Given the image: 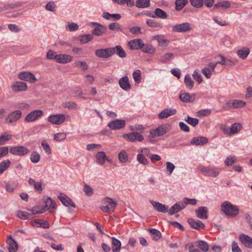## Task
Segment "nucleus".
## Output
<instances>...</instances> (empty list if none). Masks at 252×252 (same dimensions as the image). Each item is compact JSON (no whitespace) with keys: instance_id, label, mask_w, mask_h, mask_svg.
I'll return each instance as SVG.
<instances>
[{"instance_id":"f257e3e1","label":"nucleus","mask_w":252,"mask_h":252,"mask_svg":"<svg viewBox=\"0 0 252 252\" xmlns=\"http://www.w3.org/2000/svg\"><path fill=\"white\" fill-rule=\"evenodd\" d=\"M220 210L226 216L235 217L239 214V208L228 201H224L220 205Z\"/></svg>"},{"instance_id":"f03ea898","label":"nucleus","mask_w":252,"mask_h":252,"mask_svg":"<svg viewBox=\"0 0 252 252\" xmlns=\"http://www.w3.org/2000/svg\"><path fill=\"white\" fill-rule=\"evenodd\" d=\"M103 203L105 205L102 206L100 208L102 211L108 213L113 212L117 205V203L116 201L109 197L104 198Z\"/></svg>"},{"instance_id":"7ed1b4c3","label":"nucleus","mask_w":252,"mask_h":252,"mask_svg":"<svg viewBox=\"0 0 252 252\" xmlns=\"http://www.w3.org/2000/svg\"><path fill=\"white\" fill-rule=\"evenodd\" d=\"M192 30L191 25L188 22L176 24L172 27V31L174 32H186Z\"/></svg>"},{"instance_id":"20e7f679","label":"nucleus","mask_w":252,"mask_h":252,"mask_svg":"<svg viewBox=\"0 0 252 252\" xmlns=\"http://www.w3.org/2000/svg\"><path fill=\"white\" fill-rule=\"evenodd\" d=\"M43 115V112L41 110H34L26 116L25 121L27 123H31L35 121Z\"/></svg>"},{"instance_id":"39448f33","label":"nucleus","mask_w":252,"mask_h":252,"mask_svg":"<svg viewBox=\"0 0 252 252\" xmlns=\"http://www.w3.org/2000/svg\"><path fill=\"white\" fill-rule=\"evenodd\" d=\"M65 120V116L63 114L51 115L48 117L47 120L50 123L60 125L62 124Z\"/></svg>"},{"instance_id":"423d86ee","label":"nucleus","mask_w":252,"mask_h":252,"mask_svg":"<svg viewBox=\"0 0 252 252\" xmlns=\"http://www.w3.org/2000/svg\"><path fill=\"white\" fill-rule=\"evenodd\" d=\"M22 112L21 110H15L10 113L5 119L8 123H14L18 121L22 117Z\"/></svg>"},{"instance_id":"0eeeda50","label":"nucleus","mask_w":252,"mask_h":252,"mask_svg":"<svg viewBox=\"0 0 252 252\" xmlns=\"http://www.w3.org/2000/svg\"><path fill=\"white\" fill-rule=\"evenodd\" d=\"M9 151L12 155L23 156L27 154L30 152V150L26 147L21 146L12 147L10 148Z\"/></svg>"},{"instance_id":"6e6552de","label":"nucleus","mask_w":252,"mask_h":252,"mask_svg":"<svg viewBox=\"0 0 252 252\" xmlns=\"http://www.w3.org/2000/svg\"><path fill=\"white\" fill-rule=\"evenodd\" d=\"M113 49L111 48L97 49L95 51V55L99 58H108L113 55Z\"/></svg>"},{"instance_id":"1a4fd4ad","label":"nucleus","mask_w":252,"mask_h":252,"mask_svg":"<svg viewBox=\"0 0 252 252\" xmlns=\"http://www.w3.org/2000/svg\"><path fill=\"white\" fill-rule=\"evenodd\" d=\"M246 102L243 100L234 99L226 102L223 106V108H239L244 107Z\"/></svg>"},{"instance_id":"9d476101","label":"nucleus","mask_w":252,"mask_h":252,"mask_svg":"<svg viewBox=\"0 0 252 252\" xmlns=\"http://www.w3.org/2000/svg\"><path fill=\"white\" fill-rule=\"evenodd\" d=\"M18 78L20 80L29 81L30 83H34L37 80L33 74L28 71L19 73Z\"/></svg>"},{"instance_id":"9b49d317","label":"nucleus","mask_w":252,"mask_h":252,"mask_svg":"<svg viewBox=\"0 0 252 252\" xmlns=\"http://www.w3.org/2000/svg\"><path fill=\"white\" fill-rule=\"evenodd\" d=\"M124 137L127 141L134 142L135 141H142L144 140L143 136L137 132H131L125 134Z\"/></svg>"},{"instance_id":"f8f14e48","label":"nucleus","mask_w":252,"mask_h":252,"mask_svg":"<svg viewBox=\"0 0 252 252\" xmlns=\"http://www.w3.org/2000/svg\"><path fill=\"white\" fill-rule=\"evenodd\" d=\"M144 42L141 39H135L129 41L127 46L130 50H135L142 49Z\"/></svg>"},{"instance_id":"ddd939ff","label":"nucleus","mask_w":252,"mask_h":252,"mask_svg":"<svg viewBox=\"0 0 252 252\" xmlns=\"http://www.w3.org/2000/svg\"><path fill=\"white\" fill-rule=\"evenodd\" d=\"M126 126V121L124 120L117 119L110 122L108 126L113 130L120 129Z\"/></svg>"},{"instance_id":"4468645a","label":"nucleus","mask_w":252,"mask_h":252,"mask_svg":"<svg viewBox=\"0 0 252 252\" xmlns=\"http://www.w3.org/2000/svg\"><path fill=\"white\" fill-rule=\"evenodd\" d=\"M199 169L202 174L205 176L216 177L219 174V171L218 170L214 169H211L208 167L202 166L199 167Z\"/></svg>"},{"instance_id":"2eb2a0df","label":"nucleus","mask_w":252,"mask_h":252,"mask_svg":"<svg viewBox=\"0 0 252 252\" xmlns=\"http://www.w3.org/2000/svg\"><path fill=\"white\" fill-rule=\"evenodd\" d=\"M150 202L153 206L154 209L157 211L163 213L168 212V206L154 200H150Z\"/></svg>"},{"instance_id":"dca6fc26","label":"nucleus","mask_w":252,"mask_h":252,"mask_svg":"<svg viewBox=\"0 0 252 252\" xmlns=\"http://www.w3.org/2000/svg\"><path fill=\"white\" fill-rule=\"evenodd\" d=\"M177 112L175 109L165 108L161 111L158 115L159 119H164L175 115Z\"/></svg>"},{"instance_id":"f3484780","label":"nucleus","mask_w":252,"mask_h":252,"mask_svg":"<svg viewBox=\"0 0 252 252\" xmlns=\"http://www.w3.org/2000/svg\"><path fill=\"white\" fill-rule=\"evenodd\" d=\"M239 240L245 247L252 249V238L245 234H241L239 235Z\"/></svg>"},{"instance_id":"a211bd4d","label":"nucleus","mask_w":252,"mask_h":252,"mask_svg":"<svg viewBox=\"0 0 252 252\" xmlns=\"http://www.w3.org/2000/svg\"><path fill=\"white\" fill-rule=\"evenodd\" d=\"M208 209L207 207L202 206L195 210V212L197 217L200 219L206 220L208 219L207 213Z\"/></svg>"},{"instance_id":"6ab92c4d","label":"nucleus","mask_w":252,"mask_h":252,"mask_svg":"<svg viewBox=\"0 0 252 252\" xmlns=\"http://www.w3.org/2000/svg\"><path fill=\"white\" fill-rule=\"evenodd\" d=\"M11 88L14 92H20L26 91L28 87L25 82L17 81L11 85Z\"/></svg>"},{"instance_id":"aec40b11","label":"nucleus","mask_w":252,"mask_h":252,"mask_svg":"<svg viewBox=\"0 0 252 252\" xmlns=\"http://www.w3.org/2000/svg\"><path fill=\"white\" fill-rule=\"evenodd\" d=\"M185 208V205L182 202L176 203L174 204L169 210L168 214L170 216L173 215L175 213H178Z\"/></svg>"},{"instance_id":"412c9836","label":"nucleus","mask_w":252,"mask_h":252,"mask_svg":"<svg viewBox=\"0 0 252 252\" xmlns=\"http://www.w3.org/2000/svg\"><path fill=\"white\" fill-rule=\"evenodd\" d=\"M120 87L125 91H128L131 89V86L129 82L127 76L121 78L119 81Z\"/></svg>"},{"instance_id":"4be33fe9","label":"nucleus","mask_w":252,"mask_h":252,"mask_svg":"<svg viewBox=\"0 0 252 252\" xmlns=\"http://www.w3.org/2000/svg\"><path fill=\"white\" fill-rule=\"evenodd\" d=\"M73 59V57L71 55L66 54H59L57 55L56 62L59 63H67L70 62Z\"/></svg>"},{"instance_id":"5701e85b","label":"nucleus","mask_w":252,"mask_h":252,"mask_svg":"<svg viewBox=\"0 0 252 252\" xmlns=\"http://www.w3.org/2000/svg\"><path fill=\"white\" fill-rule=\"evenodd\" d=\"M195 94L185 93L180 94L179 98L180 100L184 102H193L195 100Z\"/></svg>"},{"instance_id":"b1692460","label":"nucleus","mask_w":252,"mask_h":252,"mask_svg":"<svg viewBox=\"0 0 252 252\" xmlns=\"http://www.w3.org/2000/svg\"><path fill=\"white\" fill-rule=\"evenodd\" d=\"M153 39L157 40L158 45L162 47L167 46L169 43V40L163 34L156 35L154 36Z\"/></svg>"},{"instance_id":"393cba45","label":"nucleus","mask_w":252,"mask_h":252,"mask_svg":"<svg viewBox=\"0 0 252 252\" xmlns=\"http://www.w3.org/2000/svg\"><path fill=\"white\" fill-rule=\"evenodd\" d=\"M167 132L166 127L161 125L155 129L150 131V134L154 136H160L164 135Z\"/></svg>"},{"instance_id":"a878e982","label":"nucleus","mask_w":252,"mask_h":252,"mask_svg":"<svg viewBox=\"0 0 252 252\" xmlns=\"http://www.w3.org/2000/svg\"><path fill=\"white\" fill-rule=\"evenodd\" d=\"M188 222L192 228L196 230L202 229L205 226L204 224L202 223L200 220H195L191 218L188 219Z\"/></svg>"},{"instance_id":"bb28decb","label":"nucleus","mask_w":252,"mask_h":252,"mask_svg":"<svg viewBox=\"0 0 252 252\" xmlns=\"http://www.w3.org/2000/svg\"><path fill=\"white\" fill-rule=\"evenodd\" d=\"M208 142L207 138L203 136L193 137L190 141L191 145H195L196 146L203 145L206 144Z\"/></svg>"},{"instance_id":"cd10ccee","label":"nucleus","mask_w":252,"mask_h":252,"mask_svg":"<svg viewBox=\"0 0 252 252\" xmlns=\"http://www.w3.org/2000/svg\"><path fill=\"white\" fill-rule=\"evenodd\" d=\"M58 198L64 206L66 207L71 206L73 207H75V204L72 201L71 199L65 195L63 194H61L58 196Z\"/></svg>"},{"instance_id":"c85d7f7f","label":"nucleus","mask_w":252,"mask_h":252,"mask_svg":"<svg viewBox=\"0 0 252 252\" xmlns=\"http://www.w3.org/2000/svg\"><path fill=\"white\" fill-rule=\"evenodd\" d=\"M7 243L8 244V249L9 252H16L18 249V245L17 242L14 240L11 235L8 236Z\"/></svg>"},{"instance_id":"c756f323","label":"nucleus","mask_w":252,"mask_h":252,"mask_svg":"<svg viewBox=\"0 0 252 252\" xmlns=\"http://www.w3.org/2000/svg\"><path fill=\"white\" fill-rule=\"evenodd\" d=\"M231 7V3L229 1H220L214 5V9H227Z\"/></svg>"},{"instance_id":"7c9ffc66","label":"nucleus","mask_w":252,"mask_h":252,"mask_svg":"<svg viewBox=\"0 0 252 252\" xmlns=\"http://www.w3.org/2000/svg\"><path fill=\"white\" fill-rule=\"evenodd\" d=\"M151 17L154 18H159L164 19L167 17V14L161 9L157 8L155 10L154 14L151 15Z\"/></svg>"},{"instance_id":"2f4dec72","label":"nucleus","mask_w":252,"mask_h":252,"mask_svg":"<svg viewBox=\"0 0 252 252\" xmlns=\"http://www.w3.org/2000/svg\"><path fill=\"white\" fill-rule=\"evenodd\" d=\"M107 31V28L102 25H99L98 27H95L92 31V34L96 36H100L105 33Z\"/></svg>"},{"instance_id":"473e14b6","label":"nucleus","mask_w":252,"mask_h":252,"mask_svg":"<svg viewBox=\"0 0 252 252\" xmlns=\"http://www.w3.org/2000/svg\"><path fill=\"white\" fill-rule=\"evenodd\" d=\"M112 248L113 252H120L121 248V242L114 237H112Z\"/></svg>"},{"instance_id":"72a5a7b5","label":"nucleus","mask_w":252,"mask_h":252,"mask_svg":"<svg viewBox=\"0 0 252 252\" xmlns=\"http://www.w3.org/2000/svg\"><path fill=\"white\" fill-rule=\"evenodd\" d=\"M111 49H113V54L116 53L119 57L123 58L126 57V54L121 46L117 45Z\"/></svg>"},{"instance_id":"f704fd0d","label":"nucleus","mask_w":252,"mask_h":252,"mask_svg":"<svg viewBox=\"0 0 252 252\" xmlns=\"http://www.w3.org/2000/svg\"><path fill=\"white\" fill-rule=\"evenodd\" d=\"M45 206L42 207L45 212L48 210L50 208H55L56 206L55 202L52 200L50 197H47L44 201Z\"/></svg>"},{"instance_id":"c9c22d12","label":"nucleus","mask_w":252,"mask_h":252,"mask_svg":"<svg viewBox=\"0 0 252 252\" xmlns=\"http://www.w3.org/2000/svg\"><path fill=\"white\" fill-rule=\"evenodd\" d=\"M17 216L22 220H30L34 218L33 214L23 211H17Z\"/></svg>"},{"instance_id":"e433bc0d","label":"nucleus","mask_w":252,"mask_h":252,"mask_svg":"<svg viewBox=\"0 0 252 252\" xmlns=\"http://www.w3.org/2000/svg\"><path fill=\"white\" fill-rule=\"evenodd\" d=\"M106 154L102 151L98 152L96 155V162L99 165H103L106 161Z\"/></svg>"},{"instance_id":"4c0bfd02","label":"nucleus","mask_w":252,"mask_h":252,"mask_svg":"<svg viewBox=\"0 0 252 252\" xmlns=\"http://www.w3.org/2000/svg\"><path fill=\"white\" fill-rule=\"evenodd\" d=\"M28 183L30 186L34 187V188L36 191L40 193L42 191L41 183L40 182H36L35 180L30 178L29 179Z\"/></svg>"},{"instance_id":"58836bf2","label":"nucleus","mask_w":252,"mask_h":252,"mask_svg":"<svg viewBox=\"0 0 252 252\" xmlns=\"http://www.w3.org/2000/svg\"><path fill=\"white\" fill-rule=\"evenodd\" d=\"M196 244L197 247L199 248L204 252H207L209 250V244L204 241L199 240L196 241Z\"/></svg>"},{"instance_id":"ea45409f","label":"nucleus","mask_w":252,"mask_h":252,"mask_svg":"<svg viewBox=\"0 0 252 252\" xmlns=\"http://www.w3.org/2000/svg\"><path fill=\"white\" fill-rule=\"evenodd\" d=\"M11 161L9 159L4 160L0 163V175L2 174L10 166Z\"/></svg>"},{"instance_id":"a19ab883","label":"nucleus","mask_w":252,"mask_h":252,"mask_svg":"<svg viewBox=\"0 0 252 252\" xmlns=\"http://www.w3.org/2000/svg\"><path fill=\"white\" fill-rule=\"evenodd\" d=\"M238 56L242 60L246 59L250 53V50L248 48H244L237 52Z\"/></svg>"},{"instance_id":"79ce46f5","label":"nucleus","mask_w":252,"mask_h":252,"mask_svg":"<svg viewBox=\"0 0 252 252\" xmlns=\"http://www.w3.org/2000/svg\"><path fill=\"white\" fill-rule=\"evenodd\" d=\"M141 49L143 52L150 54H153L156 51V48L152 45L144 43Z\"/></svg>"},{"instance_id":"37998d69","label":"nucleus","mask_w":252,"mask_h":252,"mask_svg":"<svg viewBox=\"0 0 252 252\" xmlns=\"http://www.w3.org/2000/svg\"><path fill=\"white\" fill-rule=\"evenodd\" d=\"M150 5V0H137L135 5L137 7L144 8L149 7Z\"/></svg>"},{"instance_id":"c03bdc74","label":"nucleus","mask_w":252,"mask_h":252,"mask_svg":"<svg viewBox=\"0 0 252 252\" xmlns=\"http://www.w3.org/2000/svg\"><path fill=\"white\" fill-rule=\"evenodd\" d=\"M184 82L186 87L188 89L190 90L192 89L194 86V82L191 79V78L189 74L186 75L184 79Z\"/></svg>"},{"instance_id":"a18cd8bd","label":"nucleus","mask_w":252,"mask_h":252,"mask_svg":"<svg viewBox=\"0 0 252 252\" xmlns=\"http://www.w3.org/2000/svg\"><path fill=\"white\" fill-rule=\"evenodd\" d=\"M118 159L121 163H126L128 159V155L125 150H122L118 154Z\"/></svg>"},{"instance_id":"49530a36","label":"nucleus","mask_w":252,"mask_h":252,"mask_svg":"<svg viewBox=\"0 0 252 252\" xmlns=\"http://www.w3.org/2000/svg\"><path fill=\"white\" fill-rule=\"evenodd\" d=\"M174 58V55L171 53H167L163 55H162L159 61L162 63H167L168 62V61H170L171 60L173 59Z\"/></svg>"},{"instance_id":"de8ad7c7","label":"nucleus","mask_w":252,"mask_h":252,"mask_svg":"<svg viewBox=\"0 0 252 252\" xmlns=\"http://www.w3.org/2000/svg\"><path fill=\"white\" fill-rule=\"evenodd\" d=\"M188 0H176L175 9L177 11H180L188 3Z\"/></svg>"},{"instance_id":"09e8293b","label":"nucleus","mask_w":252,"mask_h":252,"mask_svg":"<svg viewBox=\"0 0 252 252\" xmlns=\"http://www.w3.org/2000/svg\"><path fill=\"white\" fill-rule=\"evenodd\" d=\"M75 66L82 71L86 70L88 69V65L84 61H76L74 63Z\"/></svg>"},{"instance_id":"8fccbe9b","label":"nucleus","mask_w":252,"mask_h":252,"mask_svg":"<svg viewBox=\"0 0 252 252\" xmlns=\"http://www.w3.org/2000/svg\"><path fill=\"white\" fill-rule=\"evenodd\" d=\"M242 128V126L239 123L232 124L230 128V134H234L239 131Z\"/></svg>"},{"instance_id":"3c124183","label":"nucleus","mask_w":252,"mask_h":252,"mask_svg":"<svg viewBox=\"0 0 252 252\" xmlns=\"http://www.w3.org/2000/svg\"><path fill=\"white\" fill-rule=\"evenodd\" d=\"M93 35L91 34H83L80 37L79 41L81 43L85 44L92 40Z\"/></svg>"},{"instance_id":"603ef678","label":"nucleus","mask_w":252,"mask_h":252,"mask_svg":"<svg viewBox=\"0 0 252 252\" xmlns=\"http://www.w3.org/2000/svg\"><path fill=\"white\" fill-rule=\"evenodd\" d=\"M184 120L189 124L192 126L193 127L195 126L199 123V120L197 118H192L188 116L185 118Z\"/></svg>"},{"instance_id":"864d4df0","label":"nucleus","mask_w":252,"mask_h":252,"mask_svg":"<svg viewBox=\"0 0 252 252\" xmlns=\"http://www.w3.org/2000/svg\"><path fill=\"white\" fill-rule=\"evenodd\" d=\"M12 138V135L8 133L5 132L2 135L0 136V145H3L7 141L10 140Z\"/></svg>"},{"instance_id":"5fc2aeb1","label":"nucleus","mask_w":252,"mask_h":252,"mask_svg":"<svg viewBox=\"0 0 252 252\" xmlns=\"http://www.w3.org/2000/svg\"><path fill=\"white\" fill-rule=\"evenodd\" d=\"M132 76L136 83L139 84L140 83L141 80V72L140 70L137 69L134 71L133 72Z\"/></svg>"},{"instance_id":"6e6d98bb","label":"nucleus","mask_w":252,"mask_h":252,"mask_svg":"<svg viewBox=\"0 0 252 252\" xmlns=\"http://www.w3.org/2000/svg\"><path fill=\"white\" fill-rule=\"evenodd\" d=\"M79 26L75 23L68 22L65 27V29L67 31H75L78 29Z\"/></svg>"},{"instance_id":"4d7b16f0","label":"nucleus","mask_w":252,"mask_h":252,"mask_svg":"<svg viewBox=\"0 0 252 252\" xmlns=\"http://www.w3.org/2000/svg\"><path fill=\"white\" fill-rule=\"evenodd\" d=\"M138 162L143 165H146L148 164V161L145 156L142 154L139 153L136 157Z\"/></svg>"},{"instance_id":"13d9d810","label":"nucleus","mask_w":252,"mask_h":252,"mask_svg":"<svg viewBox=\"0 0 252 252\" xmlns=\"http://www.w3.org/2000/svg\"><path fill=\"white\" fill-rule=\"evenodd\" d=\"M40 158V155L36 151H34L32 153L30 159L31 161L34 163H36L39 162Z\"/></svg>"},{"instance_id":"bf43d9fd","label":"nucleus","mask_w":252,"mask_h":252,"mask_svg":"<svg viewBox=\"0 0 252 252\" xmlns=\"http://www.w3.org/2000/svg\"><path fill=\"white\" fill-rule=\"evenodd\" d=\"M32 213L34 215L42 214L45 212V210H43L42 207H40L39 206H35L32 208L31 209Z\"/></svg>"},{"instance_id":"052dcab7","label":"nucleus","mask_w":252,"mask_h":252,"mask_svg":"<svg viewBox=\"0 0 252 252\" xmlns=\"http://www.w3.org/2000/svg\"><path fill=\"white\" fill-rule=\"evenodd\" d=\"M150 232L154 236V239L157 240L161 237V234L159 231L155 228H149Z\"/></svg>"},{"instance_id":"680f3d73","label":"nucleus","mask_w":252,"mask_h":252,"mask_svg":"<svg viewBox=\"0 0 252 252\" xmlns=\"http://www.w3.org/2000/svg\"><path fill=\"white\" fill-rule=\"evenodd\" d=\"M236 161V158L234 156L227 157L224 160V163L227 166L232 165Z\"/></svg>"},{"instance_id":"e2e57ef3","label":"nucleus","mask_w":252,"mask_h":252,"mask_svg":"<svg viewBox=\"0 0 252 252\" xmlns=\"http://www.w3.org/2000/svg\"><path fill=\"white\" fill-rule=\"evenodd\" d=\"M83 190L88 196H91L93 194V189L88 185L85 184L84 186Z\"/></svg>"},{"instance_id":"0e129e2a","label":"nucleus","mask_w":252,"mask_h":252,"mask_svg":"<svg viewBox=\"0 0 252 252\" xmlns=\"http://www.w3.org/2000/svg\"><path fill=\"white\" fill-rule=\"evenodd\" d=\"M45 8L49 11L54 12L56 10V5L53 1H49L45 5Z\"/></svg>"},{"instance_id":"69168bd1","label":"nucleus","mask_w":252,"mask_h":252,"mask_svg":"<svg viewBox=\"0 0 252 252\" xmlns=\"http://www.w3.org/2000/svg\"><path fill=\"white\" fill-rule=\"evenodd\" d=\"M66 134L65 133L62 132L56 133L54 135V139L58 141L61 142L65 139Z\"/></svg>"},{"instance_id":"338daca9","label":"nucleus","mask_w":252,"mask_h":252,"mask_svg":"<svg viewBox=\"0 0 252 252\" xmlns=\"http://www.w3.org/2000/svg\"><path fill=\"white\" fill-rule=\"evenodd\" d=\"M191 5L196 8H200L203 5V0H190Z\"/></svg>"},{"instance_id":"774afa93","label":"nucleus","mask_w":252,"mask_h":252,"mask_svg":"<svg viewBox=\"0 0 252 252\" xmlns=\"http://www.w3.org/2000/svg\"><path fill=\"white\" fill-rule=\"evenodd\" d=\"M166 168L168 175H171L175 168V165L172 162L168 161L166 163Z\"/></svg>"}]
</instances>
